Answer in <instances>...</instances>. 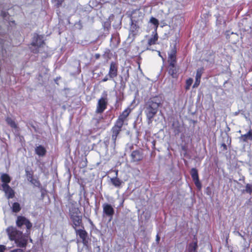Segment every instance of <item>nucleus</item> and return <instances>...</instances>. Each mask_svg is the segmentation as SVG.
<instances>
[{
  "label": "nucleus",
  "mask_w": 252,
  "mask_h": 252,
  "mask_svg": "<svg viewBox=\"0 0 252 252\" xmlns=\"http://www.w3.org/2000/svg\"><path fill=\"white\" fill-rule=\"evenodd\" d=\"M27 237L24 236L22 234H21V236L17 238L15 242L18 247L20 248H26L27 244Z\"/></svg>",
  "instance_id": "12"
},
{
  "label": "nucleus",
  "mask_w": 252,
  "mask_h": 252,
  "mask_svg": "<svg viewBox=\"0 0 252 252\" xmlns=\"http://www.w3.org/2000/svg\"><path fill=\"white\" fill-rule=\"evenodd\" d=\"M176 50L174 49H172L168 55V62L170 65H173V63H176Z\"/></svg>",
  "instance_id": "15"
},
{
  "label": "nucleus",
  "mask_w": 252,
  "mask_h": 252,
  "mask_svg": "<svg viewBox=\"0 0 252 252\" xmlns=\"http://www.w3.org/2000/svg\"><path fill=\"white\" fill-rule=\"evenodd\" d=\"M160 104V101L157 98L150 99L145 104L144 113L147 117L148 125H158V123L153 124V121Z\"/></svg>",
  "instance_id": "2"
},
{
  "label": "nucleus",
  "mask_w": 252,
  "mask_h": 252,
  "mask_svg": "<svg viewBox=\"0 0 252 252\" xmlns=\"http://www.w3.org/2000/svg\"><path fill=\"white\" fill-rule=\"evenodd\" d=\"M244 191L251 194L252 193V184H246Z\"/></svg>",
  "instance_id": "26"
},
{
  "label": "nucleus",
  "mask_w": 252,
  "mask_h": 252,
  "mask_svg": "<svg viewBox=\"0 0 252 252\" xmlns=\"http://www.w3.org/2000/svg\"><path fill=\"white\" fill-rule=\"evenodd\" d=\"M6 232L9 238L11 241H15L22 234V232L18 230L15 227L12 226H9L6 229Z\"/></svg>",
  "instance_id": "6"
},
{
  "label": "nucleus",
  "mask_w": 252,
  "mask_h": 252,
  "mask_svg": "<svg viewBox=\"0 0 252 252\" xmlns=\"http://www.w3.org/2000/svg\"><path fill=\"white\" fill-rule=\"evenodd\" d=\"M2 188L8 199L13 198L15 197V191L9 185L6 186L5 185Z\"/></svg>",
  "instance_id": "10"
},
{
  "label": "nucleus",
  "mask_w": 252,
  "mask_h": 252,
  "mask_svg": "<svg viewBox=\"0 0 252 252\" xmlns=\"http://www.w3.org/2000/svg\"><path fill=\"white\" fill-rule=\"evenodd\" d=\"M6 246L3 245H0V252H4L6 250Z\"/></svg>",
  "instance_id": "32"
},
{
  "label": "nucleus",
  "mask_w": 252,
  "mask_h": 252,
  "mask_svg": "<svg viewBox=\"0 0 252 252\" xmlns=\"http://www.w3.org/2000/svg\"><path fill=\"white\" fill-rule=\"evenodd\" d=\"M30 182L36 187L40 188L41 187V183L37 179L32 178L30 180Z\"/></svg>",
  "instance_id": "25"
},
{
  "label": "nucleus",
  "mask_w": 252,
  "mask_h": 252,
  "mask_svg": "<svg viewBox=\"0 0 252 252\" xmlns=\"http://www.w3.org/2000/svg\"><path fill=\"white\" fill-rule=\"evenodd\" d=\"M78 208H74L70 212V218L72 221V227L75 230L76 234L82 239V243L84 246H87L88 241L87 239L88 233L84 229V226L82 222V217Z\"/></svg>",
  "instance_id": "1"
},
{
  "label": "nucleus",
  "mask_w": 252,
  "mask_h": 252,
  "mask_svg": "<svg viewBox=\"0 0 252 252\" xmlns=\"http://www.w3.org/2000/svg\"><path fill=\"white\" fill-rule=\"evenodd\" d=\"M206 193L208 195H211V191L210 188L209 187H207V188Z\"/></svg>",
  "instance_id": "33"
},
{
  "label": "nucleus",
  "mask_w": 252,
  "mask_h": 252,
  "mask_svg": "<svg viewBox=\"0 0 252 252\" xmlns=\"http://www.w3.org/2000/svg\"><path fill=\"white\" fill-rule=\"evenodd\" d=\"M158 36L157 33H156L154 36L148 40V44L149 45H152L156 44V41L158 40Z\"/></svg>",
  "instance_id": "24"
},
{
  "label": "nucleus",
  "mask_w": 252,
  "mask_h": 252,
  "mask_svg": "<svg viewBox=\"0 0 252 252\" xmlns=\"http://www.w3.org/2000/svg\"><path fill=\"white\" fill-rule=\"evenodd\" d=\"M55 3L57 6H59L61 5L62 3L64 0H52Z\"/></svg>",
  "instance_id": "31"
},
{
  "label": "nucleus",
  "mask_w": 252,
  "mask_h": 252,
  "mask_svg": "<svg viewBox=\"0 0 252 252\" xmlns=\"http://www.w3.org/2000/svg\"><path fill=\"white\" fill-rule=\"evenodd\" d=\"M190 173L195 186L198 189L200 190L202 188V184L199 181L197 169L195 168H192Z\"/></svg>",
  "instance_id": "7"
},
{
  "label": "nucleus",
  "mask_w": 252,
  "mask_h": 252,
  "mask_svg": "<svg viewBox=\"0 0 252 252\" xmlns=\"http://www.w3.org/2000/svg\"><path fill=\"white\" fill-rule=\"evenodd\" d=\"M35 153L39 156L43 157L46 154V149L41 145L37 146L35 149Z\"/></svg>",
  "instance_id": "19"
},
{
  "label": "nucleus",
  "mask_w": 252,
  "mask_h": 252,
  "mask_svg": "<svg viewBox=\"0 0 252 252\" xmlns=\"http://www.w3.org/2000/svg\"><path fill=\"white\" fill-rule=\"evenodd\" d=\"M131 111L129 107L126 108L119 117L115 126H123L127 125L128 116Z\"/></svg>",
  "instance_id": "4"
},
{
  "label": "nucleus",
  "mask_w": 252,
  "mask_h": 252,
  "mask_svg": "<svg viewBox=\"0 0 252 252\" xmlns=\"http://www.w3.org/2000/svg\"><path fill=\"white\" fill-rule=\"evenodd\" d=\"M122 127H112L111 129L112 132V139L113 141L114 144L115 145L117 137L120 131L122 130Z\"/></svg>",
  "instance_id": "18"
},
{
  "label": "nucleus",
  "mask_w": 252,
  "mask_h": 252,
  "mask_svg": "<svg viewBox=\"0 0 252 252\" xmlns=\"http://www.w3.org/2000/svg\"><path fill=\"white\" fill-rule=\"evenodd\" d=\"M193 82V79L192 78H189L187 80L186 84V89L189 90L190 88V86L191 85Z\"/></svg>",
  "instance_id": "29"
},
{
  "label": "nucleus",
  "mask_w": 252,
  "mask_h": 252,
  "mask_svg": "<svg viewBox=\"0 0 252 252\" xmlns=\"http://www.w3.org/2000/svg\"><path fill=\"white\" fill-rule=\"evenodd\" d=\"M26 176L27 177V178H28V180L30 181V179H32V178H33V173L32 172H31L29 171H26Z\"/></svg>",
  "instance_id": "30"
},
{
  "label": "nucleus",
  "mask_w": 252,
  "mask_h": 252,
  "mask_svg": "<svg viewBox=\"0 0 252 252\" xmlns=\"http://www.w3.org/2000/svg\"><path fill=\"white\" fill-rule=\"evenodd\" d=\"M198 242L196 239L195 241L189 243L187 247L188 252H197Z\"/></svg>",
  "instance_id": "17"
},
{
  "label": "nucleus",
  "mask_w": 252,
  "mask_h": 252,
  "mask_svg": "<svg viewBox=\"0 0 252 252\" xmlns=\"http://www.w3.org/2000/svg\"><path fill=\"white\" fill-rule=\"evenodd\" d=\"M42 38V37L40 35L37 34L34 35L32 45L37 47L42 46L44 44V41Z\"/></svg>",
  "instance_id": "13"
},
{
  "label": "nucleus",
  "mask_w": 252,
  "mask_h": 252,
  "mask_svg": "<svg viewBox=\"0 0 252 252\" xmlns=\"http://www.w3.org/2000/svg\"><path fill=\"white\" fill-rule=\"evenodd\" d=\"M221 146L223 147V150H227V146L226 145V144L225 143H222V145H221Z\"/></svg>",
  "instance_id": "36"
},
{
  "label": "nucleus",
  "mask_w": 252,
  "mask_h": 252,
  "mask_svg": "<svg viewBox=\"0 0 252 252\" xmlns=\"http://www.w3.org/2000/svg\"><path fill=\"white\" fill-rule=\"evenodd\" d=\"M175 64L173 63V65H169V70L168 73L169 74L172 76L173 78H176L177 76V71L175 69Z\"/></svg>",
  "instance_id": "20"
},
{
  "label": "nucleus",
  "mask_w": 252,
  "mask_h": 252,
  "mask_svg": "<svg viewBox=\"0 0 252 252\" xmlns=\"http://www.w3.org/2000/svg\"><path fill=\"white\" fill-rule=\"evenodd\" d=\"M99 55H96V58H98V57H99Z\"/></svg>",
  "instance_id": "39"
},
{
  "label": "nucleus",
  "mask_w": 252,
  "mask_h": 252,
  "mask_svg": "<svg viewBox=\"0 0 252 252\" xmlns=\"http://www.w3.org/2000/svg\"><path fill=\"white\" fill-rule=\"evenodd\" d=\"M16 224L18 228H21L23 225H25L27 233L30 232L32 226V223L25 217L22 216H18L17 217Z\"/></svg>",
  "instance_id": "3"
},
{
  "label": "nucleus",
  "mask_w": 252,
  "mask_h": 252,
  "mask_svg": "<svg viewBox=\"0 0 252 252\" xmlns=\"http://www.w3.org/2000/svg\"><path fill=\"white\" fill-rule=\"evenodd\" d=\"M103 213L107 217L110 218L109 221L112 219L114 214V209L111 204L108 203H104L102 205Z\"/></svg>",
  "instance_id": "9"
},
{
  "label": "nucleus",
  "mask_w": 252,
  "mask_h": 252,
  "mask_svg": "<svg viewBox=\"0 0 252 252\" xmlns=\"http://www.w3.org/2000/svg\"><path fill=\"white\" fill-rule=\"evenodd\" d=\"M6 122L7 123V124L9 125L10 126H16L15 122L11 118L7 117L6 119Z\"/></svg>",
  "instance_id": "28"
},
{
  "label": "nucleus",
  "mask_w": 252,
  "mask_h": 252,
  "mask_svg": "<svg viewBox=\"0 0 252 252\" xmlns=\"http://www.w3.org/2000/svg\"><path fill=\"white\" fill-rule=\"evenodd\" d=\"M159 240H160V237L158 234H157L156 236V241L158 243Z\"/></svg>",
  "instance_id": "35"
},
{
  "label": "nucleus",
  "mask_w": 252,
  "mask_h": 252,
  "mask_svg": "<svg viewBox=\"0 0 252 252\" xmlns=\"http://www.w3.org/2000/svg\"><path fill=\"white\" fill-rule=\"evenodd\" d=\"M158 55H159V56H160L161 58H162V57L161 56V55H160V52H158Z\"/></svg>",
  "instance_id": "38"
},
{
  "label": "nucleus",
  "mask_w": 252,
  "mask_h": 252,
  "mask_svg": "<svg viewBox=\"0 0 252 252\" xmlns=\"http://www.w3.org/2000/svg\"><path fill=\"white\" fill-rule=\"evenodd\" d=\"M241 137L244 142H247L248 140H252V130H250L246 134L242 135Z\"/></svg>",
  "instance_id": "21"
},
{
  "label": "nucleus",
  "mask_w": 252,
  "mask_h": 252,
  "mask_svg": "<svg viewBox=\"0 0 252 252\" xmlns=\"http://www.w3.org/2000/svg\"><path fill=\"white\" fill-rule=\"evenodd\" d=\"M130 162L138 164L144 158V154L141 149L133 151L130 155Z\"/></svg>",
  "instance_id": "5"
},
{
  "label": "nucleus",
  "mask_w": 252,
  "mask_h": 252,
  "mask_svg": "<svg viewBox=\"0 0 252 252\" xmlns=\"http://www.w3.org/2000/svg\"><path fill=\"white\" fill-rule=\"evenodd\" d=\"M118 74V68L116 64L112 62L110 65L109 71L108 74V76L110 79H113L116 77Z\"/></svg>",
  "instance_id": "11"
},
{
  "label": "nucleus",
  "mask_w": 252,
  "mask_h": 252,
  "mask_svg": "<svg viewBox=\"0 0 252 252\" xmlns=\"http://www.w3.org/2000/svg\"><path fill=\"white\" fill-rule=\"evenodd\" d=\"M203 72V68H200L197 70L196 76H195V81L193 85V88H197L200 84V79L202 76V74Z\"/></svg>",
  "instance_id": "14"
},
{
  "label": "nucleus",
  "mask_w": 252,
  "mask_h": 252,
  "mask_svg": "<svg viewBox=\"0 0 252 252\" xmlns=\"http://www.w3.org/2000/svg\"><path fill=\"white\" fill-rule=\"evenodd\" d=\"M6 14L5 12H4L3 14H2V16L4 17V18H5L6 17Z\"/></svg>",
  "instance_id": "37"
},
{
  "label": "nucleus",
  "mask_w": 252,
  "mask_h": 252,
  "mask_svg": "<svg viewBox=\"0 0 252 252\" xmlns=\"http://www.w3.org/2000/svg\"><path fill=\"white\" fill-rule=\"evenodd\" d=\"M108 75H106V76H105V77L102 79V81L103 82H106V81H107V80H108L109 79H110V78H109L108 77Z\"/></svg>",
  "instance_id": "34"
},
{
  "label": "nucleus",
  "mask_w": 252,
  "mask_h": 252,
  "mask_svg": "<svg viewBox=\"0 0 252 252\" xmlns=\"http://www.w3.org/2000/svg\"><path fill=\"white\" fill-rule=\"evenodd\" d=\"M251 252H252V251H251Z\"/></svg>",
  "instance_id": "40"
},
{
  "label": "nucleus",
  "mask_w": 252,
  "mask_h": 252,
  "mask_svg": "<svg viewBox=\"0 0 252 252\" xmlns=\"http://www.w3.org/2000/svg\"><path fill=\"white\" fill-rule=\"evenodd\" d=\"M150 21L151 23H152L153 25H154L156 26L155 31H156L157 29L158 25V21L156 18H155L154 17H152L150 19Z\"/></svg>",
  "instance_id": "27"
},
{
  "label": "nucleus",
  "mask_w": 252,
  "mask_h": 252,
  "mask_svg": "<svg viewBox=\"0 0 252 252\" xmlns=\"http://www.w3.org/2000/svg\"><path fill=\"white\" fill-rule=\"evenodd\" d=\"M0 180L2 184H1V187L4 185L8 186V184L10 182L11 179L10 176L7 173H2L0 175Z\"/></svg>",
  "instance_id": "16"
},
{
  "label": "nucleus",
  "mask_w": 252,
  "mask_h": 252,
  "mask_svg": "<svg viewBox=\"0 0 252 252\" xmlns=\"http://www.w3.org/2000/svg\"><path fill=\"white\" fill-rule=\"evenodd\" d=\"M107 100L106 97H101L97 102L95 112L96 113H102L107 107Z\"/></svg>",
  "instance_id": "8"
},
{
  "label": "nucleus",
  "mask_w": 252,
  "mask_h": 252,
  "mask_svg": "<svg viewBox=\"0 0 252 252\" xmlns=\"http://www.w3.org/2000/svg\"><path fill=\"white\" fill-rule=\"evenodd\" d=\"M11 208H12V212H14V213H18L21 209V207L20 206V205L18 202H14V203H13L12 204Z\"/></svg>",
  "instance_id": "23"
},
{
  "label": "nucleus",
  "mask_w": 252,
  "mask_h": 252,
  "mask_svg": "<svg viewBox=\"0 0 252 252\" xmlns=\"http://www.w3.org/2000/svg\"><path fill=\"white\" fill-rule=\"evenodd\" d=\"M111 182L112 185L117 188H120L122 183V181L117 177L111 178Z\"/></svg>",
  "instance_id": "22"
}]
</instances>
